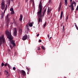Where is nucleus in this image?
<instances>
[{
	"label": "nucleus",
	"instance_id": "48",
	"mask_svg": "<svg viewBox=\"0 0 78 78\" xmlns=\"http://www.w3.org/2000/svg\"><path fill=\"white\" fill-rule=\"evenodd\" d=\"M71 5H69V7H71Z\"/></svg>",
	"mask_w": 78,
	"mask_h": 78
},
{
	"label": "nucleus",
	"instance_id": "35",
	"mask_svg": "<svg viewBox=\"0 0 78 78\" xmlns=\"http://www.w3.org/2000/svg\"><path fill=\"white\" fill-rule=\"evenodd\" d=\"M71 6L72 7H73V4H72L71 5Z\"/></svg>",
	"mask_w": 78,
	"mask_h": 78
},
{
	"label": "nucleus",
	"instance_id": "4",
	"mask_svg": "<svg viewBox=\"0 0 78 78\" xmlns=\"http://www.w3.org/2000/svg\"><path fill=\"white\" fill-rule=\"evenodd\" d=\"M9 15L8 14L6 16V24L7 27H8L9 26Z\"/></svg>",
	"mask_w": 78,
	"mask_h": 78
},
{
	"label": "nucleus",
	"instance_id": "46",
	"mask_svg": "<svg viewBox=\"0 0 78 78\" xmlns=\"http://www.w3.org/2000/svg\"><path fill=\"white\" fill-rule=\"evenodd\" d=\"M52 37H51L50 38H49L50 41V39H51Z\"/></svg>",
	"mask_w": 78,
	"mask_h": 78
},
{
	"label": "nucleus",
	"instance_id": "8",
	"mask_svg": "<svg viewBox=\"0 0 78 78\" xmlns=\"http://www.w3.org/2000/svg\"><path fill=\"white\" fill-rule=\"evenodd\" d=\"M21 72H21V73H22L23 76H25V75H26V73H25V71L22 70Z\"/></svg>",
	"mask_w": 78,
	"mask_h": 78
},
{
	"label": "nucleus",
	"instance_id": "18",
	"mask_svg": "<svg viewBox=\"0 0 78 78\" xmlns=\"http://www.w3.org/2000/svg\"><path fill=\"white\" fill-rule=\"evenodd\" d=\"M29 25L30 27H33V24L32 23H29Z\"/></svg>",
	"mask_w": 78,
	"mask_h": 78
},
{
	"label": "nucleus",
	"instance_id": "6",
	"mask_svg": "<svg viewBox=\"0 0 78 78\" xmlns=\"http://www.w3.org/2000/svg\"><path fill=\"white\" fill-rule=\"evenodd\" d=\"M17 29L16 28H14V36H17Z\"/></svg>",
	"mask_w": 78,
	"mask_h": 78
},
{
	"label": "nucleus",
	"instance_id": "51",
	"mask_svg": "<svg viewBox=\"0 0 78 78\" xmlns=\"http://www.w3.org/2000/svg\"><path fill=\"white\" fill-rule=\"evenodd\" d=\"M2 75V74H1V73H0V75Z\"/></svg>",
	"mask_w": 78,
	"mask_h": 78
},
{
	"label": "nucleus",
	"instance_id": "3",
	"mask_svg": "<svg viewBox=\"0 0 78 78\" xmlns=\"http://www.w3.org/2000/svg\"><path fill=\"white\" fill-rule=\"evenodd\" d=\"M5 40L4 38V36L2 35L1 37H0V46H2V45L5 44Z\"/></svg>",
	"mask_w": 78,
	"mask_h": 78
},
{
	"label": "nucleus",
	"instance_id": "47",
	"mask_svg": "<svg viewBox=\"0 0 78 78\" xmlns=\"http://www.w3.org/2000/svg\"><path fill=\"white\" fill-rule=\"evenodd\" d=\"M74 24H75V26L76 27V26H77L76 25V23H74Z\"/></svg>",
	"mask_w": 78,
	"mask_h": 78
},
{
	"label": "nucleus",
	"instance_id": "30",
	"mask_svg": "<svg viewBox=\"0 0 78 78\" xmlns=\"http://www.w3.org/2000/svg\"><path fill=\"white\" fill-rule=\"evenodd\" d=\"M27 30H28V31H30V29H29L28 27H27Z\"/></svg>",
	"mask_w": 78,
	"mask_h": 78
},
{
	"label": "nucleus",
	"instance_id": "29",
	"mask_svg": "<svg viewBox=\"0 0 78 78\" xmlns=\"http://www.w3.org/2000/svg\"><path fill=\"white\" fill-rule=\"evenodd\" d=\"M37 50H41V49L40 48V47H39L37 49Z\"/></svg>",
	"mask_w": 78,
	"mask_h": 78
},
{
	"label": "nucleus",
	"instance_id": "39",
	"mask_svg": "<svg viewBox=\"0 0 78 78\" xmlns=\"http://www.w3.org/2000/svg\"><path fill=\"white\" fill-rule=\"evenodd\" d=\"M68 19V15H67L66 17V21H67Z\"/></svg>",
	"mask_w": 78,
	"mask_h": 78
},
{
	"label": "nucleus",
	"instance_id": "13",
	"mask_svg": "<svg viewBox=\"0 0 78 78\" xmlns=\"http://www.w3.org/2000/svg\"><path fill=\"white\" fill-rule=\"evenodd\" d=\"M4 16V14H3V13H2L1 14V19H2L3 18V16Z\"/></svg>",
	"mask_w": 78,
	"mask_h": 78
},
{
	"label": "nucleus",
	"instance_id": "52",
	"mask_svg": "<svg viewBox=\"0 0 78 78\" xmlns=\"http://www.w3.org/2000/svg\"><path fill=\"white\" fill-rule=\"evenodd\" d=\"M50 0H50V1H49V2H50Z\"/></svg>",
	"mask_w": 78,
	"mask_h": 78
},
{
	"label": "nucleus",
	"instance_id": "27",
	"mask_svg": "<svg viewBox=\"0 0 78 78\" xmlns=\"http://www.w3.org/2000/svg\"><path fill=\"white\" fill-rule=\"evenodd\" d=\"M74 7H72L71 8V10H72V11H73L74 10V8H73Z\"/></svg>",
	"mask_w": 78,
	"mask_h": 78
},
{
	"label": "nucleus",
	"instance_id": "2",
	"mask_svg": "<svg viewBox=\"0 0 78 78\" xmlns=\"http://www.w3.org/2000/svg\"><path fill=\"white\" fill-rule=\"evenodd\" d=\"M5 34L7 36L8 39H10V41L11 43V44L12 46H16V44H15V41L12 40L13 39V37L11 34V33H9L8 30H7L5 31Z\"/></svg>",
	"mask_w": 78,
	"mask_h": 78
},
{
	"label": "nucleus",
	"instance_id": "53",
	"mask_svg": "<svg viewBox=\"0 0 78 78\" xmlns=\"http://www.w3.org/2000/svg\"><path fill=\"white\" fill-rule=\"evenodd\" d=\"M31 2V0H30Z\"/></svg>",
	"mask_w": 78,
	"mask_h": 78
},
{
	"label": "nucleus",
	"instance_id": "21",
	"mask_svg": "<svg viewBox=\"0 0 78 78\" xmlns=\"http://www.w3.org/2000/svg\"><path fill=\"white\" fill-rule=\"evenodd\" d=\"M41 48H42V49H43V50H45V48L43 46H41Z\"/></svg>",
	"mask_w": 78,
	"mask_h": 78
},
{
	"label": "nucleus",
	"instance_id": "9",
	"mask_svg": "<svg viewBox=\"0 0 78 78\" xmlns=\"http://www.w3.org/2000/svg\"><path fill=\"white\" fill-rule=\"evenodd\" d=\"M51 11V9L48 8V9L47 14L49 15L50 14V12Z\"/></svg>",
	"mask_w": 78,
	"mask_h": 78
},
{
	"label": "nucleus",
	"instance_id": "33",
	"mask_svg": "<svg viewBox=\"0 0 78 78\" xmlns=\"http://www.w3.org/2000/svg\"><path fill=\"white\" fill-rule=\"evenodd\" d=\"M63 31H64V26H63Z\"/></svg>",
	"mask_w": 78,
	"mask_h": 78
},
{
	"label": "nucleus",
	"instance_id": "10",
	"mask_svg": "<svg viewBox=\"0 0 78 78\" xmlns=\"http://www.w3.org/2000/svg\"><path fill=\"white\" fill-rule=\"evenodd\" d=\"M62 3H61V2H60L59 3V6L58 8V11L59 12V11H60V10L61 9V4Z\"/></svg>",
	"mask_w": 78,
	"mask_h": 78
},
{
	"label": "nucleus",
	"instance_id": "25",
	"mask_svg": "<svg viewBox=\"0 0 78 78\" xmlns=\"http://www.w3.org/2000/svg\"><path fill=\"white\" fill-rule=\"evenodd\" d=\"M11 14H14V10H13V11H12Z\"/></svg>",
	"mask_w": 78,
	"mask_h": 78
},
{
	"label": "nucleus",
	"instance_id": "20",
	"mask_svg": "<svg viewBox=\"0 0 78 78\" xmlns=\"http://www.w3.org/2000/svg\"><path fill=\"white\" fill-rule=\"evenodd\" d=\"M72 4L73 5V4H74L75 6L76 5V2H74V1H73V3Z\"/></svg>",
	"mask_w": 78,
	"mask_h": 78
},
{
	"label": "nucleus",
	"instance_id": "32",
	"mask_svg": "<svg viewBox=\"0 0 78 78\" xmlns=\"http://www.w3.org/2000/svg\"><path fill=\"white\" fill-rule=\"evenodd\" d=\"M26 69H27L28 72H29V71H30V69H29L28 68H26Z\"/></svg>",
	"mask_w": 78,
	"mask_h": 78
},
{
	"label": "nucleus",
	"instance_id": "17",
	"mask_svg": "<svg viewBox=\"0 0 78 78\" xmlns=\"http://www.w3.org/2000/svg\"><path fill=\"white\" fill-rule=\"evenodd\" d=\"M19 32L21 34H22V29H19Z\"/></svg>",
	"mask_w": 78,
	"mask_h": 78
},
{
	"label": "nucleus",
	"instance_id": "41",
	"mask_svg": "<svg viewBox=\"0 0 78 78\" xmlns=\"http://www.w3.org/2000/svg\"><path fill=\"white\" fill-rule=\"evenodd\" d=\"M76 11H78V6H77V7L76 8Z\"/></svg>",
	"mask_w": 78,
	"mask_h": 78
},
{
	"label": "nucleus",
	"instance_id": "37",
	"mask_svg": "<svg viewBox=\"0 0 78 78\" xmlns=\"http://www.w3.org/2000/svg\"><path fill=\"white\" fill-rule=\"evenodd\" d=\"M7 66H8L9 68H10V66L9 64H7Z\"/></svg>",
	"mask_w": 78,
	"mask_h": 78
},
{
	"label": "nucleus",
	"instance_id": "31",
	"mask_svg": "<svg viewBox=\"0 0 78 78\" xmlns=\"http://www.w3.org/2000/svg\"><path fill=\"white\" fill-rule=\"evenodd\" d=\"M13 70H16V67H13Z\"/></svg>",
	"mask_w": 78,
	"mask_h": 78
},
{
	"label": "nucleus",
	"instance_id": "16",
	"mask_svg": "<svg viewBox=\"0 0 78 78\" xmlns=\"http://www.w3.org/2000/svg\"><path fill=\"white\" fill-rule=\"evenodd\" d=\"M46 12V9H45L43 13V17H44V15H45V13Z\"/></svg>",
	"mask_w": 78,
	"mask_h": 78
},
{
	"label": "nucleus",
	"instance_id": "11",
	"mask_svg": "<svg viewBox=\"0 0 78 78\" xmlns=\"http://www.w3.org/2000/svg\"><path fill=\"white\" fill-rule=\"evenodd\" d=\"M22 18H23V16L22 15H20V21L22 22Z\"/></svg>",
	"mask_w": 78,
	"mask_h": 78
},
{
	"label": "nucleus",
	"instance_id": "40",
	"mask_svg": "<svg viewBox=\"0 0 78 78\" xmlns=\"http://www.w3.org/2000/svg\"><path fill=\"white\" fill-rule=\"evenodd\" d=\"M76 29H77V30H78V26H76Z\"/></svg>",
	"mask_w": 78,
	"mask_h": 78
},
{
	"label": "nucleus",
	"instance_id": "23",
	"mask_svg": "<svg viewBox=\"0 0 78 78\" xmlns=\"http://www.w3.org/2000/svg\"><path fill=\"white\" fill-rule=\"evenodd\" d=\"M10 11H14V9H13V8H11L10 9Z\"/></svg>",
	"mask_w": 78,
	"mask_h": 78
},
{
	"label": "nucleus",
	"instance_id": "49",
	"mask_svg": "<svg viewBox=\"0 0 78 78\" xmlns=\"http://www.w3.org/2000/svg\"><path fill=\"white\" fill-rule=\"evenodd\" d=\"M70 2H72V0H70Z\"/></svg>",
	"mask_w": 78,
	"mask_h": 78
},
{
	"label": "nucleus",
	"instance_id": "43",
	"mask_svg": "<svg viewBox=\"0 0 78 78\" xmlns=\"http://www.w3.org/2000/svg\"><path fill=\"white\" fill-rule=\"evenodd\" d=\"M28 0H25L26 3H27V2H28Z\"/></svg>",
	"mask_w": 78,
	"mask_h": 78
},
{
	"label": "nucleus",
	"instance_id": "15",
	"mask_svg": "<svg viewBox=\"0 0 78 78\" xmlns=\"http://www.w3.org/2000/svg\"><path fill=\"white\" fill-rule=\"evenodd\" d=\"M11 1H13V0H9L8 1V6H9V5H10V3H11Z\"/></svg>",
	"mask_w": 78,
	"mask_h": 78
},
{
	"label": "nucleus",
	"instance_id": "36",
	"mask_svg": "<svg viewBox=\"0 0 78 78\" xmlns=\"http://www.w3.org/2000/svg\"><path fill=\"white\" fill-rule=\"evenodd\" d=\"M4 66H5V67H6V66H7V63H5V64H4Z\"/></svg>",
	"mask_w": 78,
	"mask_h": 78
},
{
	"label": "nucleus",
	"instance_id": "38",
	"mask_svg": "<svg viewBox=\"0 0 78 78\" xmlns=\"http://www.w3.org/2000/svg\"><path fill=\"white\" fill-rule=\"evenodd\" d=\"M48 37L49 39L50 37V34H48Z\"/></svg>",
	"mask_w": 78,
	"mask_h": 78
},
{
	"label": "nucleus",
	"instance_id": "7",
	"mask_svg": "<svg viewBox=\"0 0 78 78\" xmlns=\"http://www.w3.org/2000/svg\"><path fill=\"white\" fill-rule=\"evenodd\" d=\"M27 39V34H26L23 37L22 39L23 40V41H25V40H26Z\"/></svg>",
	"mask_w": 78,
	"mask_h": 78
},
{
	"label": "nucleus",
	"instance_id": "14",
	"mask_svg": "<svg viewBox=\"0 0 78 78\" xmlns=\"http://www.w3.org/2000/svg\"><path fill=\"white\" fill-rule=\"evenodd\" d=\"M65 6L67 5V0H64Z\"/></svg>",
	"mask_w": 78,
	"mask_h": 78
},
{
	"label": "nucleus",
	"instance_id": "19",
	"mask_svg": "<svg viewBox=\"0 0 78 78\" xmlns=\"http://www.w3.org/2000/svg\"><path fill=\"white\" fill-rule=\"evenodd\" d=\"M5 74L7 75V74H8V72L6 70H5Z\"/></svg>",
	"mask_w": 78,
	"mask_h": 78
},
{
	"label": "nucleus",
	"instance_id": "24",
	"mask_svg": "<svg viewBox=\"0 0 78 78\" xmlns=\"http://www.w3.org/2000/svg\"><path fill=\"white\" fill-rule=\"evenodd\" d=\"M46 25H47V22H46L44 25V27H45V26H46Z\"/></svg>",
	"mask_w": 78,
	"mask_h": 78
},
{
	"label": "nucleus",
	"instance_id": "28",
	"mask_svg": "<svg viewBox=\"0 0 78 78\" xmlns=\"http://www.w3.org/2000/svg\"><path fill=\"white\" fill-rule=\"evenodd\" d=\"M4 66V63L2 62L1 65L2 67H3V66Z\"/></svg>",
	"mask_w": 78,
	"mask_h": 78
},
{
	"label": "nucleus",
	"instance_id": "44",
	"mask_svg": "<svg viewBox=\"0 0 78 78\" xmlns=\"http://www.w3.org/2000/svg\"><path fill=\"white\" fill-rule=\"evenodd\" d=\"M39 36V34H37V37H38V36Z\"/></svg>",
	"mask_w": 78,
	"mask_h": 78
},
{
	"label": "nucleus",
	"instance_id": "50",
	"mask_svg": "<svg viewBox=\"0 0 78 78\" xmlns=\"http://www.w3.org/2000/svg\"><path fill=\"white\" fill-rule=\"evenodd\" d=\"M32 2H33L34 3V0H32Z\"/></svg>",
	"mask_w": 78,
	"mask_h": 78
},
{
	"label": "nucleus",
	"instance_id": "5",
	"mask_svg": "<svg viewBox=\"0 0 78 78\" xmlns=\"http://www.w3.org/2000/svg\"><path fill=\"white\" fill-rule=\"evenodd\" d=\"M5 1H2V2L1 3V8L2 9H4L5 8Z\"/></svg>",
	"mask_w": 78,
	"mask_h": 78
},
{
	"label": "nucleus",
	"instance_id": "42",
	"mask_svg": "<svg viewBox=\"0 0 78 78\" xmlns=\"http://www.w3.org/2000/svg\"><path fill=\"white\" fill-rule=\"evenodd\" d=\"M39 42H42V40H39Z\"/></svg>",
	"mask_w": 78,
	"mask_h": 78
},
{
	"label": "nucleus",
	"instance_id": "12",
	"mask_svg": "<svg viewBox=\"0 0 78 78\" xmlns=\"http://www.w3.org/2000/svg\"><path fill=\"white\" fill-rule=\"evenodd\" d=\"M63 14V12L62 11L61 13V15H60V20L62 19V15Z\"/></svg>",
	"mask_w": 78,
	"mask_h": 78
},
{
	"label": "nucleus",
	"instance_id": "26",
	"mask_svg": "<svg viewBox=\"0 0 78 78\" xmlns=\"http://www.w3.org/2000/svg\"><path fill=\"white\" fill-rule=\"evenodd\" d=\"M9 46H10V48H11V50H12V49L13 48V47L11 45H10Z\"/></svg>",
	"mask_w": 78,
	"mask_h": 78
},
{
	"label": "nucleus",
	"instance_id": "22",
	"mask_svg": "<svg viewBox=\"0 0 78 78\" xmlns=\"http://www.w3.org/2000/svg\"><path fill=\"white\" fill-rule=\"evenodd\" d=\"M7 5H6V7L5 8V9L4 10V13H5V11H6V10L7 9Z\"/></svg>",
	"mask_w": 78,
	"mask_h": 78
},
{
	"label": "nucleus",
	"instance_id": "45",
	"mask_svg": "<svg viewBox=\"0 0 78 78\" xmlns=\"http://www.w3.org/2000/svg\"><path fill=\"white\" fill-rule=\"evenodd\" d=\"M27 38H28V39H29L30 38V36L28 35L27 36Z\"/></svg>",
	"mask_w": 78,
	"mask_h": 78
},
{
	"label": "nucleus",
	"instance_id": "34",
	"mask_svg": "<svg viewBox=\"0 0 78 78\" xmlns=\"http://www.w3.org/2000/svg\"><path fill=\"white\" fill-rule=\"evenodd\" d=\"M8 51L10 53V52H11V50L9 49H8Z\"/></svg>",
	"mask_w": 78,
	"mask_h": 78
},
{
	"label": "nucleus",
	"instance_id": "1",
	"mask_svg": "<svg viewBox=\"0 0 78 78\" xmlns=\"http://www.w3.org/2000/svg\"><path fill=\"white\" fill-rule=\"evenodd\" d=\"M39 11L37 12V14L39 17L38 22H42V14H41L42 11V2L41 1L38 6Z\"/></svg>",
	"mask_w": 78,
	"mask_h": 78
}]
</instances>
